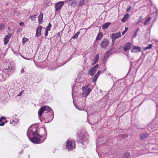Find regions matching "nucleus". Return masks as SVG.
<instances>
[{
    "mask_svg": "<svg viewBox=\"0 0 158 158\" xmlns=\"http://www.w3.org/2000/svg\"><path fill=\"white\" fill-rule=\"evenodd\" d=\"M129 14H127L125 15L124 16V17L126 19H127L129 17Z\"/></svg>",
    "mask_w": 158,
    "mask_h": 158,
    "instance_id": "72a5a7b5",
    "label": "nucleus"
},
{
    "mask_svg": "<svg viewBox=\"0 0 158 158\" xmlns=\"http://www.w3.org/2000/svg\"><path fill=\"white\" fill-rule=\"evenodd\" d=\"M152 47V44H149L147 47L143 48L144 50H146L147 49H150Z\"/></svg>",
    "mask_w": 158,
    "mask_h": 158,
    "instance_id": "4be33fe9",
    "label": "nucleus"
},
{
    "mask_svg": "<svg viewBox=\"0 0 158 158\" xmlns=\"http://www.w3.org/2000/svg\"><path fill=\"white\" fill-rule=\"evenodd\" d=\"M99 66V64H97L88 71V73H89L91 76H92L95 74L96 71L98 68Z\"/></svg>",
    "mask_w": 158,
    "mask_h": 158,
    "instance_id": "7ed1b4c3",
    "label": "nucleus"
},
{
    "mask_svg": "<svg viewBox=\"0 0 158 158\" xmlns=\"http://www.w3.org/2000/svg\"><path fill=\"white\" fill-rule=\"evenodd\" d=\"M48 30H45V36H47L48 35Z\"/></svg>",
    "mask_w": 158,
    "mask_h": 158,
    "instance_id": "ea45409f",
    "label": "nucleus"
},
{
    "mask_svg": "<svg viewBox=\"0 0 158 158\" xmlns=\"http://www.w3.org/2000/svg\"><path fill=\"white\" fill-rule=\"evenodd\" d=\"M9 40H4V44L5 45L7 44L9 42Z\"/></svg>",
    "mask_w": 158,
    "mask_h": 158,
    "instance_id": "58836bf2",
    "label": "nucleus"
},
{
    "mask_svg": "<svg viewBox=\"0 0 158 158\" xmlns=\"http://www.w3.org/2000/svg\"><path fill=\"white\" fill-rule=\"evenodd\" d=\"M27 136L30 140L32 142L35 143H40L41 139L40 138H38L36 137H30L28 135V132H27Z\"/></svg>",
    "mask_w": 158,
    "mask_h": 158,
    "instance_id": "f03ea898",
    "label": "nucleus"
},
{
    "mask_svg": "<svg viewBox=\"0 0 158 158\" xmlns=\"http://www.w3.org/2000/svg\"><path fill=\"white\" fill-rule=\"evenodd\" d=\"M102 72V71L99 70L98 71V72L95 75H97V76L98 77L99 76V75H100V74Z\"/></svg>",
    "mask_w": 158,
    "mask_h": 158,
    "instance_id": "f704fd0d",
    "label": "nucleus"
},
{
    "mask_svg": "<svg viewBox=\"0 0 158 158\" xmlns=\"http://www.w3.org/2000/svg\"><path fill=\"white\" fill-rule=\"evenodd\" d=\"M11 34H10L8 33V35H6L4 40H9L10 38Z\"/></svg>",
    "mask_w": 158,
    "mask_h": 158,
    "instance_id": "cd10ccee",
    "label": "nucleus"
},
{
    "mask_svg": "<svg viewBox=\"0 0 158 158\" xmlns=\"http://www.w3.org/2000/svg\"><path fill=\"white\" fill-rule=\"evenodd\" d=\"M5 29V25L3 23L1 24L0 25V31Z\"/></svg>",
    "mask_w": 158,
    "mask_h": 158,
    "instance_id": "2f4dec72",
    "label": "nucleus"
},
{
    "mask_svg": "<svg viewBox=\"0 0 158 158\" xmlns=\"http://www.w3.org/2000/svg\"><path fill=\"white\" fill-rule=\"evenodd\" d=\"M51 27H52L51 24L50 23H49L48 25L46 27V30H48V31H49L50 30V29Z\"/></svg>",
    "mask_w": 158,
    "mask_h": 158,
    "instance_id": "7c9ffc66",
    "label": "nucleus"
},
{
    "mask_svg": "<svg viewBox=\"0 0 158 158\" xmlns=\"http://www.w3.org/2000/svg\"><path fill=\"white\" fill-rule=\"evenodd\" d=\"M132 45V44L131 42H128L125 44L123 47V49L125 52L129 50Z\"/></svg>",
    "mask_w": 158,
    "mask_h": 158,
    "instance_id": "39448f33",
    "label": "nucleus"
},
{
    "mask_svg": "<svg viewBox=\"0 0 158 158\" xmlns=\"http://www.w3.org/2000/svg\"><path fill=\"white\" fill-rule=\"evenodd\" d=\"M85 2V1L84 0H79L77 2V5L78 6H81L84 4Z\"/></svg>",
    "mask_w": 158,
    "mask_h": 158,
    "instance_id": "aec40b11",
    "label": "nucleus"
},
{
    "mask_svg": "<svg viewBox=\"0 0 158 158\" xmlns=\"http://www.w3.org/2000/svg\"><path fill=\"white\" fill-rule=\"evenodd\" d=\"M98 76H97V75H95L93 78V80L92 81V82L93 83H94L96 81V80H97L98 77Z\"/></svg>",
    "mask_w": 158,
    "mask_h": 158,
    "instance_id": "c85d7f7f",
    "label": "nucleus"
},
{
    "mask_svg": "<svg viewBox=\"0 0 158 158\" xmlns=\"http://www.w3.org/2000/svg\"><path fill=\"white\" fill-rule=\"evenodd\" d=\"M66 1L60 2L58 3H57L55 6V8H56V11H58L60 9L62 6L64 5V2H66Z\"/></svg>",
    "mask_w": 158,
    "mask_h": 158,
    "instance_id": "20e7f679",
    "label": "nucleus"
},
{
    "mask_svg": "<svg viewBox=\"0 0 158 158\" xmlns=\"http://www.w3.org/2000/svg\"><path fill=\"white\" fill-rule=\"evenodd\" d=\"M137 31H136L135 32V34L134 36H133L132 38L135 37L137 35Z\"/></svg>",
    "mask_w": 158,
    "mask_h": 158,
    "instance_id": "3c124183",
    "label": "nucleus"
},
{
    "mask_svg": "<svg viewBox=\"0 0 158 158\" xmlns=\"http://www.w3.org/2000/svg\"><path fill=\"white\" fill-rule=\"evenodd\" d=\"M151 19V17H149L147 19L144 23V25H148V23L149 22Z\"/></svg>",
    "mask_w": 158,
    "mask_h": 158,
    "instance_id": "5701e85b",
    "label": "nucleus"
},
{
    "mask_svg": "<svg viewBox=\"0 0 158 158\" xmlns=\"http://www.w3.org/2000/svg\"><path fill=\"white\" fill-rule=\"evenodd\" d=\"M53 113V111L50 107L48 106H44L40 109L38 114L39 118L41 120V118L42 117V114H44V115H46V114H48L46 117L48 118L52 116Z\"/></svg>",
    "mask_w": 158,
    "mask_h": 158,
    "instance_id": "f257e3e1",
    "label": "nucleus"
},
{
    "mask_svg": "<svg viewBox=\"0 0 158 158\" xmlns=\"http://www.w3.org/2000/svg\"><path fill=\"white\" fill-rule=\"evenodd\" d=\"M42 130H43V131H44L45 132V129H42Z\"/></svg>",
    "mask_w": 158,
    "mask_h": 158,
    "instance_id": "338daca9",
    "label": "nucleus"
},
{
    "mask_svg": "<svg viewBox=\"0 0 158 158\" xmlns=\"http://www.w3.org/2000/svg\"><path fill=\"white\" fill-rule=\"evenodd\" d=\"M131 6H129V7L127 8L126 10V12H127L129 11L131 9Z\"/></svg>",
    "mask_w": 158,
    "mask_h": 158,
    "instance_id": "e433bc0d",
    "label": "nucleus"
},
{
    "mask_svg": "<svg viewBox=\"0 0 158 158\" xmlns=\"http://www.w3.org/2000/svg\"><path fill=\"white\" fill-rule=\"evenodd\" d=\"M87 89L85 86H83L82 88V90L83 91H85Z\"/></svg>",
    "mask_w": 158,
    "mask_h": 158,
    "instance_id": "37998d69",
    "label": "nucleus"
},
{
    "mask_svg": "<svg viewBox=\"0 0 158 158\" xmlns=\"http://www.w3.org/2000/svg\"><path fill=\"white\" fill-rule=\"evenodd\" d=\"M7 122H8V121H7V120H6L5 121V122L4 123H6Z\"/></svg>",
    "mask_w": 158,
    "mask_h": 158,
    "instance_id": "69168bd1",
    "label": "nucleus"
},
{
    "mask_svg": "<svg viewBox=\"0 0 158 158\" xmlns=\"http://www.w3.org/2000/svg\"><path fill=\"white\" fill-rule=\"evenodd\" d=\"M149 136V134L147 133H144L140 135V139L141 140H143L148 138Z\"/></svg>",
    "mask_w": 158,
    "mask_h": 158,
    "instance_id": "4468645a",
    "label": "nucleus"
},
{
    "mask_svg": "<svg viewBox=\"0 0 158 158\" xmlns=\"http://www.w3.org/2000/svg\"><path fill=\"white\" fill-rule=\"evenodd\" d=\"M35 16H32L31 17V18L32 19H33V18H35Z\"/></svg>",
    "mask_w": 158,
    "mask_h": 158,
    "instance_id": "0e129e2a",
    "label": "nucleus"
},
{
    "mask_svg": "<svg viewBox=\"0 0 158 158\" xmlns=\"http://www.w3.org/2000/svg\"><path fill=\"white\" fill-rule=\"evenodd\" d=\"M73 143L71 141L68 140L66 142V148L69 151H70L72 148Z\"/></svg>",
    "mask_w": 158,
    "mask_h": 158,
    "instance_id": "423d86ee",
    "label": "nucleus"
},
{
    "mask_svg": "<svg viewBox=\"0 0 158 158\" xmlns=\"http://www.w3.org/2000/svg\"><path fill=\"white\" fill-rule=\"evenodd\" d=\"M24 71V69H22L21 70V73H23Z\"/></svg>",
    "mask_w": 158,
    "mask_h": 158,
    "instance_id": "6e6d98bb",
    "label": "nucleus"
},
{
    "mask_svg": "<svg viewBox=\"0 0 158 158\" xmlns=\"http://www.w3.org/2000/svg\"><path fill=\"white\" fill-rule=\"evenodd\" d=\"M43 14L42 13H40L38 17L39 22L40 24L42 23V20L43 18Z\"/></svg>",
    "mask_w": 158,
    "mask_h": 158,
    "instance_id": "dca6fc26",
    "label": "nucleus"
},
{
    "mask_svg": "<svg viewBox=\"0 0 158 158\" xmlns=\"http://www.w3.org/2000/svg\"><path fill=\"white\" fill-rule=\"evenodd\" d=\"M0 126H3L5 124V123H4L3 121H2V120H1V122H0Z\"/></svg>",
    "mask_w": 158,
    "mask_h": 158,
    "instance_id": "c9c22d12",
    "label": "nucleus"
},
{
    "mask_svg": "<svg viewBox=\"0 0 158 158\" xmlns=\"http://www.w3.org/2000/svg\"><path fill=\"white\" fill-rule=\"evenodd\" d=\"M121 36V33L120 32L117 33H112L111 35V38L113 40H116Z\"/></svg>",
    "mask_w": 158,
    "mask_h": 158,
    "instance_id": "9b49d317",
    "label": "nucleus"
},
{
    "mask_svg": "<svg viewBox=\"0 0 158 158\" xmlns=\"http://www.w3.org/2000/svg\"><path fill=\"white\" fill-rule=\"evenodd\" d=\"M102 35L103 34L102 32H99L98 34L96 40H100Z\"/></svg>",
    "mask_w": 158,
    "mask_h": 158,
    "instance_id": "393cba45",
    "label": "nucleus"
},
{
    "mask_svg": "<svg viewBox=\"0 0 158 158\" xmlns=\"http://www.w3.org/2000/svg\"><path fill=\"white\" fill-rule=\"evenodd\" d=\"M108 40H103L101 44V47L106 48L109 44Z\"/></svg>",
    "mask_w": 158,
    "mask_h": 158,
    "instance_id": "9d476101",
    "label": "nucleus"
},
{
    "mask_svg": "<svg viewBox=\"0 0 158 158\" xmlns=\"http://www.w3.org/2000/svg\"><path fill=\"white\" fill-rule=\"evenodd\" d=\"M6 118L4 117L3 116H2L0 118V122H1V120H5L6 119Z\"/></svg>",
    "mask_w": 158,
    "mask_h": 158,
    "instance_id": "4c0bfd02",
    "label": "nucleus"
},
{
    "mask_svg": "<svg viewBox=\"0 0 158 158\" xmlns=\"http://www.w3.org/2000/svg\"><path fill=\"white\" fill-rule=\"evenodd\" d=\"M137 31H136L135 32V34L134 36H133L132 38L135 37L137 35Z\"/></svg>",
    "mask_w": 158,
    "mask_h": 158,
    "instance_id": "8fccbe9b",
    "label": "nucleus"
},
{
    "mask_svg": "<svg viewBox=\"0 0 158 158\" xmlns=\"http://www.w3.org/2000/svg\"><path fill=\"white\" fill-rule=\"evenodd\" d=\"M111 23L109 22L106 23H105L102 26V28L103 29H106L109 26L110 24Z\"/></svg>",
    "mask_w": 158,
    "mask_h": 158,
    "instance_id": "6ab92c4d",
    "label": "nucleus"
},
{
    "mask_svg": "<svg viewBox=\"0 0 158 158\" xmlns=\"http://www.w3.org/2000/svg\"><path fill=\"white\" fill-rule=\"evenodd\" d=\"M22 92H21L18 95V96H21V94H22Z\"/></svg>",
    "mask_w": 158,
    "mask_h": 158,
    "instance_id": "bf43d9fd",
    "label": "nucleus"
},
{
    "mask_svg": "<svg viewBox=\"0 0 158 158\" xmlns=\"http://www.w3.org/2000/svg\"><path fill=\"white\" fill-rule=\"evenodd\" d=\"M142 18H143V17L142 16H140L139 17V21L137 22L138 23H139L141 22L142 21Z\"/></svg>",
    "mask_w": 158,
    "mask_h": 158,
    "instance_id": "473e14b6",
    "label": "nucleus"
},
{
    "mask_svg": "<svg viewBox=\"0 0 158 158\" xmlns=\"http://www.w3.org/2000/svg\"><path fill=\"white\" fill-rule=\"evenodd\" d=\"M24 25V23L23 22H21L19 23V25L20 26H23Z\"/></svg>",
    "mask_w": 158,
    "mask_h": 158,
    "instance_id": "a18cd8bd",
    "label": "nucleus"
},
{
    "mask_svg": "<svg viewBox=\"0 0 158 158\" xmlns=\"http://www.w3.org/2000/svg\"><path fill=\"white\" fill-rule=\"evenodd\" d=\"M141 51V48L139 46H133L132 47V49L131 50V52L133 53H138Z\"/></svg>",
    "mask_w": 158,
    "mask_h": 158,
    "instance_id": "0eeeda50",
    "label": "nucleus"
},
{
    "mask_svg": "<svg viewBox=\"0 0 158 158\" xmlns=\"http://www.w3.org/2000/svg\"><path fill=\"white\" fill-rule=\"evenodd\" d=\"M28 40H23L22 42L23 43V45H24V43L27 42Z\"/></svg>",
    "mask_w": 158,
    "mask_h": 158,
    "instance_id": "09e8293b",
    "label": "nucleus"
},
{
    "mask_svg": "<svg viewBox=\"0 0 158 158\" xmlns=\"http://www.w3.org/2000/svg\"><path fill=\"white\" fill-rule=\"evenodd\" d=\"M131 69V68H130L128 73H127V75H128L129 74V73H130Z\"/></svg>",
    "mask_w": 158,
    "mask_h": 158,
    "instance_id": "13d9d810",
    "label": "nucleus"
},
{
    "mask_svg": "<svg viewBox=\"0 0 158 158\" xmlns=\"http://www.w3.org/2000/svg\"><path fill=\"white\" fill-rule=\"evenodd\" d=\"M42 28L41 27H39L37 28L36 34V35L37 37H39L40 35Z\"/></svg>",
    "mask_w": 158,
    "mask_h": 158,
    "instance_id": "ddd939ff",
    "label": "nucleus"
},
{
    "mask_svg": "<svg viewBox=\"0 0 158 158\" xmlns=\"http://www.w3.org/2000/svg\"><path fill=\"white\" fill-rule=\"evenodd\" d=\"M70 60V59L66 61H64L63 62L64 64H65L66 63H67V62L69 61Z\"/></svg>",
    "mask_w": 158,
    "mask_h": 158,
    "instance_id": "c03bdc74",
    "label": "nucleus"
},
{
    "mask_svg": "<svg viewBox=\"0 0 158 158\" xmlns=\"http://www.w3.org/2000/svg\"><path fill=\"white\" fill-rule=\"evenodd\" d=\"M99 60V55L98 54H97L96 55V56H95L94 64H95L96 63L98 62Z\"/></svg>",
    "mask_w": 158,
    "mask_h": 158,
    "instance_id": "b1692460",
    "label": "nucleus"
},
{
    "mask_svg": "<svg viewBox=\"0 0 158 158\" xmlns=\"http://www.w3.org/2000/svg\"><path fill=\"white\" fill-rule=\"evenodd\" d=\"M12 69L11 68H10L9 66H8V68L7 69H8V71H9L10 70V69Z\"/></svg>",
    "mask_w": 158,
    "mask_h": 158,
    "instance_id": "de8ad7c7",
    "label": "nucleus"
},
{
    "mask_svg": "<svg viewBox=\"0 0 158 158\" xmlns=\"http://www.w3.org/2000/svg\"><path fill=\"white\" fill-rule=\"evenodd\" d=\"M12 69H11L9 71H8V69H6V68L3 69V71L6 73V74L9 75V73H11V71Z\"/></svg>",
    "mask_w": 158,
    "mask_h": 158,
    "instance_id": "a878e982",
    "label": "nucleus"
},
{
    "mask_svg": "<svg viewBox=\"0 0 158 158\" xmlns=\"http://www.w3.org/2000/svg\"><path fill=\"white\" fill-rule=\"evenodd\" d=\"M60 32H59L57 35V37H60Z\"/></svg>",
    "mask_w": 158,
    "mask_h": 158,
    "instance_id": "49530a36",
    "label": "nucleus"
},
{
    "mask_svg": "<svg viewBox=\"0 0 158 158\" xmlns=\"http://www.w3.org/2000/svg\"><path fill=\"white\" fill-rule=\"evenodd\" d=\"M78 142H80L82 144L85 145L87 144L88 143V139L85 137L83 136L81 139H79V141L77 140Z\"/></svg>",
    "mask_w": 158,
    "mask_h": 158,
    "instance_id": "6e6552de",
    "label": "nucleus"
},
{
    "mask_svg": "<svg viewBox=\"0 0 158 158\" xmlns=\"http://www.w3.org/2000/svg\"><path fill=\"white\" fill-rule=\"evenodd\" d=\"M85 94V93L84 92L82 94L81 96L82 97H86L87 96H86V94Z\"/></svg>",
    "mask_w": 158,
    "mask_h": 158,
    "instance_id": "79ce46f5",
    "label": "nucleus"
},
{
    "mask_svg": "<svg viewBox=\"0 0 158 158\" xmlns=\"http://www.w3.org/2000/svg\"><path fill=\"white\" fill-rule=\"evenodd\" d=\"M22 40H28V39H27V38H25V37H23V38L22 39Z\"/></svg>",
    "mask_w": 158,
    "mask_h": 158,
    "instance_id": "052dcab7",
    "label": "nucleus"
},
{
    "mask_svg": "<svg viewBox=\"0 0 158 158\" xmlns=\"http://www.w3.org/2000/svg\"><path fill=\"white\" fill-rule=\"evenodd\" d=\"M79 33H80V32L79 31H78V32H77L73 36V37H72L70 40H71L72 39H77Z\"/></svg>",
    "mask_w": 158,
    "mask_h": 158,
    "instance_id": "bb28decb",
    "label": "nucleus"
},
{
    "mask_svg": "<svg viewBox=\"0 0 158 158\" xmlns=\"http://www.w3.org/2000/svg\"><path fill=\"white\" fill-rule=\"evenodd\" d=\"M113 50L112 48L110 49L106 53V55H105L103 59V64L104 63V61L106 60H107V58L109 56L111 55L112 53V50Z\"/></svg>",
    "mask_w": 158,
    "mask_h": 158,
    "instance_id": "1a4fd4ad",
    "label": "nucleus"
},
{
    "mask_svg": "<svg viewBox=\"0 0 158 158\" xmlns=\"http://www.w3.org/2000/svg\"><path fill=\"white\" fill-rule=\"evenodd\" d=\"M73 103L74 104V105L76 107V108H77V109L81 110H83V108L82 106H80L77 105V104H75V102H74V101H73Z\"/></svg>",
    "mask_w": 158,
    "mask_h": 158,
    "instance_id": "a211bd4d",
    "label": "nucleus"
},
{
    "mask_svg": "<svg viewBox=\"0 0 158 158\" xmlns=\"http://www.w3.org/2000/svg\"><path fill=\"white\" fill-rule=\"evenodd\" d=\"M89 84H88L86 85L85 86V87L87 89L88 88V87H89Z\"/></svg>",
    "mask_w": 158,
    "mask_h": 158,
    "instance_id": "4d7b16f0",
    "label": "nucleus"
},
{
    "mask_svg": "<svg viewBox=\"0 0 158 158\" xmlns=\"http://www.w3.org/2000/svg\"><path fill=\"white\" fill-rule=\"evenodd\" d=\"M32 135L33 136V137H39L41 138L42 137V135H40L38 133V131H37V130H36V131H33Z\"/></svg>",
    "mask_w": 158,
    "mask_h": 158,
    "instance_id": "2eb2a0df",
    "label": "nucleus"
},
{
    "mask_svg": "<svg viewBox=\"0 0 158 158\" xmlns=\"http://www.w3.org/2000/svg\"><path fill=\"white\" fill-rule=\"evenodd\" d=\"M8 33L11 35H12L14 33V31L9 27L8 28Z\"/></svg>",
    "mask_w": 158,
    "mask_h": 158,
    "instance_id": "c756f323",
    "label": "nucleus"
},
{
    "mask_svg": "<svg viewBox=\"0 0 158 158\" xmlns=\"http://www.w3.org/2000/svg\"><path fill=\"white\" fill-rule=\"evenodd\" d=\"M143 101L141 103V104H140V105H139V106H140V105H141L142 104V103H143Z\"/></svg>",
    "mask_w": 158,
    "mask_h": 158,
    "instance_id": "e2e57ef3",
    "label": "nucleus"
},
{
    "mask_svg": "<svg viewBox=\"0 0 158 158\" xmlns=\"http://www.w3.org/2000/svg\"><path fill=\"white\" fill-rule=\"evenodd\" d=\"M128 27H125V31L127 32V30H128Z\"/></svg>",
    "mask_w": 158,
    "mask_h": 158,
    "instance_id": "603ef678",
    "label": "nucleus"
},
{
    "mask_svg": "<svg viewBox=\"0 0 158 158\" xmlns=\"http://www.w3.org/2000/svg\"><path fill=\"white\" fill-rule=\"evenodd\" d=\"M127 20V19L123 17V18L122 19L121 21L123 22H125Z\"/></svg>",
    "mask_w": 158,
    "mask_h": 158,
    "instance_id": "a19ab883",
    "label": "nucleus"
},
{
    "mask_svg": "<svg viewBox=\"0 0 158 158\" xmlns=\"http://www.w3.org/2000/svg\"><path fill=\"white\" fill-rule=\"evenodd\" d=\"M126 32V31H125L124 30L123 31V32H122V35H124L125 34V33Z\"/></svg>",
    "mask_w": 158,
    "mask_h": 158,
    "instance_id": "864d4df0",
    "label": "nucleus"
},
{
    "mask_svg": "<svg viewBox=\"0 0 158 158\" xmlns=\"http://www.w3.org/2000/svg\"><path fill=\"white\" fill-rule=\"evenodd\" d=\"M71 59V57H70L68 60L70 59V60Z\"/></svg>",
    "mask_w": 158,
    "mask_h": 158,
    "instance_id": "774afa93",
    "label": "nucleus"
},
{
    "mask_svg": "<svg viewBox=\"0 0 158 158\" xmlns=\"http://www.w3.org/2000/svg\"><path fill=\"white\" fill-rule=\"evenodd\" d=\"M91 90L90 88H88L87 89H86L84 91V94H86V96H87L89 94V93H90Z\"/></svg>",
    "mask_w": 158,
    "mask_h": 158,
    "instance_id": "412c9836",
    "label": "nucleus"
},
{
    "mask_svg": "<svg viewBox=\"0 0 158 158\" xmlns=\"http://www.w3.org/2000/svg\"><path fill=\"white\" fill-rule=\"evenodd\" d=\"M123 158H131V156L129 153L125 152L122 156Z\"/></svg>",
    "mask_w": 158,
    "mask_h": 158,
    "instance_id": "f3484780",
    "label": "nucleus"
},
{
    "mask_svg": "<svg viewBox=\"0 0 158 158\" xmlns=\"http://www.w3.org/2000/svg\"><path fill=\"white\" fill-rule=\"evenodd\" d=\"M67 4L69 6H75L76 4V1L75 0H70L67 2Z\"/></svg>",
    "mask_w": 158,
    "mask_h": 158,
    "instance_id": "f8f14e48",
    "label": "nucleus"
},
{
    "mask_svg": "<svg viewBox=\"0 0 158 158\" xmlns=\"http://www.w3.org/2000/svg\"><path fill=\"white\" fill-rule=\"evenodd\" d=\"M22 57L23 58H24V59H27V60H30L29 59H28V58H26L24 57H23V56H22Z\"/></svg>",
    "mask_w": 158,
    "mask_h": 158,
    "instance_id": "680f3d73",
    "label": "nucleus"
},
{
    "mask_svg": "<svg viewBox=\"0 0 158 158\" xmlns=\"http://www.w3.org/2000/svg\"><path fill=\"white\" fill-rule=\"evenodd\" d=\"M114 40H112V46L114 43Z\"/></svg>",
    "mask_w": 158,
    "mask_h": 158,
    "instance_id": "5fc2aeb1",
    "label": "nucleus"
}]
</instances>
